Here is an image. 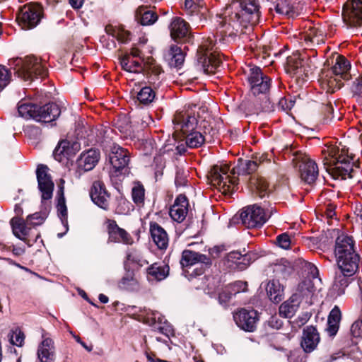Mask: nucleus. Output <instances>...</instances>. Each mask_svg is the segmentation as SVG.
<instances>
[{"label": "nucleus", "instance_id": "obj_18", "mask_svg": "<svg viewBox=\"0 0 362 362\" xmlns=\"http://www.w3.org/2000/svg\"><path fill=\"white\" fill-rule=\"evenodd\" d=\"M256 258V254L253 252H250L243 255L238 251L230 252L226 257L228 262L231 263L228 266L239 270L246 269Z\"/></svg>", "mask_w": 362, "mask_h": 362}, {"label": "nucleus", "instance_id": "obj_14", "mask_svg": "<svg viewBox=\"0 0 362 362\" xmlns=\"http://www.w3.org/2000/svg\"><path fill=\"white\" fill-rule=\"evenodd\" d=\"M180 264L183 267L200 265V267H197L194 272H195V275H201L204 273L203 267H209L211 264V261L205 255L191 250H184Z\"/></svg>", "mask_w": 362, "mask_h": 362}, {"label": "nucleus", "instance_id": "obj_40", "mask_svg": "<svg viewBox=\"0 0 362 362\" xmlns=\"http://www.w3.org/2000/svg\"><path fill=\"white\" fill-rule=\"evenodd\" d=\"M156 98V93L150 86H144L141 88L136 95V98L139 103L148 105Z\"/></svg>", "mask_w": 362, "mask_h": 362}, {"label": "nucleus", "instance_id": "obj_41", "mask_svg": "<svg viewBox=\"0 0 362 362\" xmlns=\"http://www.w3.org/2000/svg\"><path fill=\"white\" fill-rule=\"evenodd\" d=\"M185 9L190 16H194L197 13L204 16L206 11V8L203 6L201 0H185Z\"/></svg>", "mask_w": 362, "mask_h": 362}, {"label": "nucleus", "instance_id": "obj_11", "mask_svg": "<svg viewBox=\"0 0 362 362\" xmlns=\"http://www.w3.org/2000/svg\"><path fill=\"white\" fill-rule=\"evenodd\" d=\"M42 10L37 5L24 6L17 16V21L22 29L35 28L40 21Z\"/></svg>", "mask_w": 362, "mask_h": 362}, {"label": "nucleus", "instance_id": "obj_43", "mask_svg": "<svg viewBox=\"0 0 362 362\" xmlns=\"http://www.w3.org/2000/svg\"><path fill=\"white\" fill-rule=\"evenodd\" d=\"M57 208L58 215L62 221V223L64 226L66 227L67 230V208L66 206L65 198L64 196L63 187H61L60 189Z\"/></svg>", "mask_w": 362, "mask_h": 362}, {"label": "nucleus", "instance_id": "obj_25", "mask_svg": "<svg viewBox=\"0 0 362 362\" xmlns=\"http://www.w3.org/2000/svg\"><path fill=\"white\" fill-rule=\"evenodd\" d=\"M320 342V336L314 327H308L303 330L301 346L305 352L313 351Z\"/></svg>", "mask_w": 362, "mask_h": 362}, {"label": "nucleus", "instance_id": "obj_31", "mask_svg": "<svg viewBox=\"0 0 362 362\" xmlns=\"http://www.w3.org/2000/svg\"><path fill=\"white\" fill-rule=\"evenodd\" d=\"M169 266L164 263H154L147 269L148 281H160L169 275Z\"/></svg>", "mask_w": 362, "mask_h": 362}, {"label": "nucleus", "instance_id": "obj_53", "mask_svg": "<svg viewBox=\"0 0 362 362\" xmlns=\"http://www.w3.org/2000/svg\"><path fill=\"white\" fill-rule=\"evenodd\" d=\"M11 74L4 66L0 65V90L4 88L10 82Z\"/></svg>", "mask_w": 362, "mask_h": 362}, {"label": "nucleus", "instance_id": "obj_42", "mask_svg": "<svg viewBox=\"0 0 362 362\" xmlns=\"http://www.w3.org/2000/svg\"><path fill=\"white\" fill-rule=\"evenodd\" d=\"M105 30L107 35H111L112 38H117L122 42H126L130 40V33L121 28H114L111 25L107 26Z\"/></svg>", "mask_w": 362, "mask_h": 362}, {"label": "nucleus", "instance_id": "obj_2", "mask_svg": "<svg viewBox=\"0 0 362 362\" xmlns=\"http://www.w3.org/2000/svg\"><path fill=\"white\" fill-rule=\"evenodd\" d=\"M308 266L310 275L299 283L296 292L291 298L279 306V313L280 316L284 318H291L298 310L303 300H305L309 304H312L311 298L315 291H320L322 289V281L318 277L317 267L311 264H308Z\"/></svg>", "mask_w": 362, "mask_h": 362}, {"label": "nucleus", "instance_id": "obj_52", "mask_svg": "<svg viewBox=\"0 0 362 362\" xmlns=\"http://www.w3.org/2000/svg\"><path fill=\"white\" fill-rule=\"evenodd\" d=\"M275 10L276 13L279 14L288 16L294 15L293 6L287 3L286 1L279 2L275 6Z\"/></svg>", "mask_w": 362, "mask_h": 362}, {"label": "nucleus", "instance_id": "obj_44", "mask_svg": "<svg viewBox=\"0 0 362 362\" xmlns=\"http://www.w3.org/2000/svg\"><path fill=\"white\" fill-rule=\"evenodd\" d=\"M350 276H351L344 275L341 272L337 274L333 285V290L336 291L338 296L344 293L346 288L349 284V277Z\"/></svg>", "mask_w": 362, "mask_h": 362}, {"label": "nucleus", "instance_id": "obj_1", "mask_svg": "<svg viewBox=\"0 0 362 362\" xmlns=\"http://www.w3.org/2000/svg\"><path fill=\"white\" fill-rule=\"evenodd\" d=\"M259 8L257 0H240L233 3L231 9L235 8V11L230 12L227 8L228 15L219 21V41L224 40L223 36L233 38L241 35L245 33L243 30L247 29L248 25L257 24L260 17Z\"/></svg>", "mask_w": 362, "mask_h": 362}, {"label": "nucleus", "instance_id": "obj_48", "mask_svg": "<svg viewBox=\"0 0 362 362\" xmlns=\"http://www.w3.org/2000/svg\"><path fill=\"white\" fill-rule=\"evenodd\" d=\"M252 185L255 187L256 193L259 197L263 198L269 193L268 184L264 178H257L252 182Z\"/></svg>", "mask_w": 362, "mask_h": 362}, {"label": "nucleus", "instance_id": "obj_13", "mask_svg": "<svg viewBox=\"0 0 362 362\" xmlns=\"http://www.w3.org/2000/svg\"><path fill=\"white\" fill-rule=\"evenodd\" d=\"M233 320L239 328L245 332H252L257 328L259 315L255 310L242 308L233 313Z\"/></svg>", "mask_w": 362, "mask_h": 362}, {"label": "nucleus", "instance_id": "obj_8", "mask_svg": "<svg viewBox=\"0 0 362 362\" xmlns=\"http://www.w3.org/2000/svg\"><path fill=\"white\" fill-rule=\"evenodd\" d=\"M341 154L338 156L332 155L333 150L330 153L331 158L327 160L325 165H327V170H332L334 173H336L339 176H341L342 179L346 177L351 178L353 177L352 173L353 164L351 163L353 158L349 156L344 154V150L342 149Z\"/></svg>", "mask_w": 362, "mask_h": 362}, {"label": "nucleus", "instance_id": "obj_56", "mask_svg": "<svg viewBox=\"0 0 362 362\" xmlns=\"http://www.w3.org/2000/svg\"><path fill=\"white\" fill-rule=\"evenodd\" d=\"M45 219V215L40 213H35L30 215L27 218L28 223H30V226H39L41 225Z\"/></svg>", "mask_w": 362, "mask_h": 362}, {"label": "nucleus", "instance_id": "obj_4", "mask_svg": "<svg viewBox=\"0 0 362 362\" xmlns=\"http://www.w3.org/2000/svg\"><path fill=\"white\" fill-rule=\"evenodd\" d=\"M9 65L15 70L18 76L25 81H33L34 77H45L47 75L46 68L35 57L12 59L9 60Z\"/></svg>", "mask_w": 362, "mask_h": 362}, {"label": "nucleus", "instance_id": "obj_33", "mask_svg": "<svg viewBox=\"0 0 362 362\" xmlns=\"http://www.w3.org/2000/svg\"><path fill=\"white\" fill-rule=\"evenodd\" d=\"M135 18L142 25H151L158 20V16L147 7L140 6L136 11Z\"/></svg>", "mask_w": 362, "mask_h": 362}, {"label": "nucleus", "instance_id": "obj_50", "mask_svg": "<svg viewBox=\"0 0 362 362\" xmlns=\"http://www.w3.org/2000/svg\"><path fill=\"white\" fill-rule=\"evenodd\" d=\"M137 281L131 274H127L119 282V287L122 290L132 291L136 286Z\"/></svg>", "mask_w": 362, "mask_h": 362}, {"label": "nucleus", "instance_id": "obj_54", "mask_svg": "<svg viewBox=\"0 0 362 362\" xmlns=\"http://www.w3.org/2000/svg\"><path fill=\"white\" fill-rule=\"evenodd\" d=\"M273 272L276 277L285 278L290 272V267L283 264H276L273 267Z\"/></svg>", "mask_w": 362, "mask_h": 362}, {"label": "nucleus", "instance_id": "obj_35", "mask_svg": "<svg viewBox=\"0 0 362 362\" xmlns=\"http://www.w3.org/2000/svg\"><path fill=\"white\" fill-rule=\"evenodd\" d=\"M341 313L338 306H334L331 310L327 320V331L329 336H334L339 329Z\"/></svg>", "mask_w": 362, "mask_h": 362}, {"label": "nucleus", "instance_id": "obj_3", "mask_svg": "<svg viewBox=\"0 0 362 362\" xmlns=\"http://www.w3.org/2000/svg\"><path fill=\"white\" fill-rule=\"evenodd\" d=\"M197 117L195 116L194 111L188 108L185 112H177L173 120L175 129V133L181 132L182 136H185V144L189 148H198L205 141V137L203 134L195 131L199 123L200 127L206 129L205 117L202 120L201 114L206 112L205 107H199Z\"/></svg>", "mask_w": 362, "mask_h": 362}, {"label": "nucleus", "instance_id": "obj_30", "mask_svg": "<svg viewBox=\"0 0 362 362\" xmlns=\"http://www.w3.org/2000/svg\"><path fill=\"white\" fill-rule=\"evenodd\" d=\"M170 35L175 40L187 37L189 31L187 23L181 18L175 17L169 25Z\"/></svg>", "mask_w": 362, "mask_h": 362}, {"label": "nucleus", "instance_id": "obj_62", "mask_svg": "<svg viewBox=\"0 0 362 362\" xmlns=\"http://www.w3.org/2000/svg\"><path fill=\"white\" fill-rule=\"evenodd\" d=\"M293 106V102L291 100L288 102V100L284 98H281L278 103V107L284 111L291 110Z\"/></svg>", "mask_w": 362, "mask_h": 362}, {"label": "nucleus", "instance_id": "obj_32", "mask_svg": "<svg viewBox=\"0 0 362 362\" xmlns=\"http://www.w3.org/2000/svg\"><path fill=\"white\" fill-rule=\"evenodd\" d=\"M266 291L269 300L274 303H279L284 298V286L279 280L269 281L267 285Z\"/></svg>", "mask_w": 362, "mask_h": 362}, {"label": "nucleus", "instance_id": "obj_45", "mask_svg": "<svg viewBox=\"0 0 362 362\" xmlns=\"http://www.w3.org/2000/svg\"><path fill=\"white\" fill-rule=\"evenodd\" d=\"M145 189L141 185H134L132 189L133 202L138 206L143 205L144 202Z\"/></svg>", "mask_w": 362, "mask_h": 362}, {"label": "nucleus", "instance_id": "obj_26", "mask_svg": "<svg viewBox=\"0 0 362 362\" xmlns=\"http://www.w3.org/2000/svg\"><path fill=\"white\" fill-rule=\"evenodd\" d=\"M150 233L155 245L160 250H165L169 243V238L165 230L158 223L153 222L150 223Z\"/></svg>", "mask_w": 362, "mask_h": 362}, {"label": "nucleus", "instance_id": "obj_19", "mask_svg": "<svg viewBox=\"0 0 362 362\" xmlns=\"http://www.w3.org/2000/svg\"><path fill=\"white\" fill-rule=\"evenodd\" d=\"M360 257L356 252L337 258L340 272L346 276H353L358 269Z\"/></svg>", "mask_w": 362, "mask_h": 362}, {"label": "nucleus", "instance_id": "obj_16", "mask_svg": "<svg viewBox=\"0 0 362 362\" xmlns=\"http://www.w3.org/2000/svg\"><path fill=\"white\" fill-rule=\"evenodd\" d=\"M350 68L351 64L349 61L345 57L338 55L336 57L334 65L332 68V73L336 78L334 80L330 78L327 81L324 80V83L327 82V86L331 88L334 86V81H339L340 79L349 80V71Z\"/></svg>", "mask_w": 362, "mask_h": 362}, {"label": "nucleus", "instance_id": "obj_38", "mask_svg": "<svg viewBox=\"0 0 362 362\" xmlns=\"http://www.w3.org/2000/svg\"><path fill=\"white\" fill-rule=\"evenodd\" d=\"M120 64L122 69L128 72L139 73L144 69V62L141 60H134L129 55L121 59Z\"/></svg>", "mask_w": 362, "mask_h": 362}, {"label": "nucleus", "instance_id": "obj_21", "mask_svg": "<svg viewBox=\"0 0 362 362\" xmlns=\"http://www.w3.org/2000/svg\"><path fill=\"white\" fill-rule=\"evenodd\" d=\"M109 160L116 170H120L127 166L129 162V153L127 149L114 144L110 148Z\"/></svg>", "mask_w": 362, "mask_h": 362}, {"label": "nucleus", "instance_id": "obj_29", "mask_svg": "<svg viewBox=\"0 0 362 362\" xmlns=\"http://www.w3.org/2000/svg\"><path fill=\"white\" fill-rule=\"evenodd\" d=\"M286 71L292 76L300 77L305 71L303 65V59L299 53H294L286 59Z\"/></svg>", "mask_w": 362, "mask_h": 362}, {"label": "nucleus", "instance_id": "obj_63", "mask_svg": "<svg viewBox=\"0 0 362 362\" xmlns=\"http://www.w3.org/2000/svg\"><path fill=\"white\" fill-rule=\"evenodd\" d=\"M352 91L356 95L362 94V78H358L354 81Z\"/></svg>", "mask_w": 362, "mask_h": 362}, {"label": "nucleus", "instance_id": "obj_51", "mask_svg": "<svg viewBox=\"0 0 362 362\" xmlns=\"http://www.w3.org/2000/svg\"><path fill=\"white\" fill-rule=\"evenodd\" d=\"M188 171L182 168H177L175 173V184L177 187H185L187 183Z\"/></svg>", "mask_w": 362, "mask_h": 362}, {"label": "nucleus", "instance_id": "obj_6", "mask_svg": "<svg viewBox=\"0 0 362 362\" xmlns=\"http://www.w3.org/2000/svg\"><path fill=\"white\" fill-rule=\"evenodd\" d=\"M228 167L214 166L210 171L211 181L223 194H230L235 191L236 179L228 174Z\"/></svg>", "mask_w": 362, "mask_h": 362}, {"label": "nucleus", "instance_id": "obj_58", "mask_svg": "<svg viewBox=\"0 0 362 362\" xmlns=\"http://www.w3.org/2000/svg\"><path fill=\"white\" fill-rule=\"evenodd\" d=\"M276 243L280 247L287 250L290 247L291 240L286 233H283L277 236Z\"/></svg>", "mask_w": 362, "mask_h": 362}, {"label": "nucleus", "instance_id": "obj_46", "mask_svg": "<svg viewBox=\"0 0 362 362\" xmlns=\"http://www.w3.org/2000/svg\"><path fill=\"white\" fill-rule=\"evenodd\" d=\"M112 236L115 237L114 235L118 234L119 235V242L118 243H123L127 245H131L132 243V239L129 234L124 230L122 228H120L118 227V226L116 223H114L113 226H112Z\"/></svg>", "mask_w": 362, "mask_h": 362}, {"label": "nucleus", "instance_id": "obj_27", "mask_svg": "<svg viewBox=\"0 0 362 362\" xmlns=\"http://www.w3.org/2000/svg\"><path fill=\"white\" fill-rule=\"evenodd\" d=\"M100 159V152L95 149H90L81 154L77 160L78 167L83 171H89L94 168Z\"/></svg>", "mask_w": 362, "mask_h": 362}, {"label": "nucleus", "instance_id": "obj_20", "mask_svg": "<svg viewBox=\"0 0 362 362\" xmlns=\"http://www.w3.org/2000/svg\"><path fill=\"white\" fill-rule=\"evenodd\" d=\"M92 201L100 208L107 210L109 206V194L105 185L100 180L93 182L90 192Z\"/></svg>", "mask_w": 362, "mask_h": 362}, {"label": "nucleus", "instance_id": "obj_60", "mask_svg": "<svg viewBox=\"0 0 362 362\" xmlns=\"http://www.w3.org/2000/svg\"><path fill=\"white\" fill-rule=\"evenodd\" d=\"M158 320L159 321V323L160 325L158 326L156 329L158 330V332L165 336L169 337L173 333V328L172 327L168 324L164 322L163 325H161L162 324V319L160 317H158Z\"/></svg>", "mask_w": 362, "mask_h": 362}, {"label": "nucleus", "instance_id": "obj_12", "mask_svg": "<svg viewBox=\"0 0 362 362\" xmlns=\"http://www.w3.org/2000/svg\"><path fill=\"white\" fill-rule=\"evenodd\" d=\"M250 84V89L253 95H264V98H267L265 94L269 90L271 79L262 73L259 67L250 69V74L248 77Z\"/></svg>", "mask_w": 362, "mask_h": 362}, {"label": "nucleus", "instance_id": "obj_10", "mask_svg": "<svg viewBox=\"0 0 362 362\" xmlns=\"http://www.w3.org/2000/svg\"><path fill=\"white\" fill-rule=\"evenodd\" d=\"M242 223L247 228L261 227L268 219L263 209L254 204L245 208L240 213Z\"/></svg>", "mask_w": 362, "mask_h": 362}, {"label": "nucleus", "instance_id": "obj_9", "mask_svg": "<svg viewBox=\"0 0 362 362\" xmlns=\"http://www.w3.org/2000/svg\"><path fill=\"white\" fill-rule=\"evenodd\" d=\"M342 17L347 28L362 26V1L348 0L343 6Z\"/></svg>", "mask_w": 362, "mask_h": 362}, {"label": "nucleus", "instance_id": "obj_64", "mask_svg": "<svg viewBox=\"0 0 362 362\" xmlns=\"http://www.w3.org/2000/svg\"><path fill=\"white\" fill-rule=\"evenodd\" d=\"M130 203L129 202H127L125 200H122L120 202V206H119L117 209V213L120 214H126L129 212L130 207H129Z\"/></svg>", "mask_w": 362, "mask_h": 362}, {"label": "nucleus", "instance_id": "obj_28", "mask_svg": "<svg viewBox=\"0 0 362 362\" xmlns=\"http://www.w3.org/2000/svg\"><path fill=\"white\" fill-rule=\"evenodd\" d=\"M61 110L58 105L51 103L42 107H38V112L36 117L37 122H50L55 120L60 115Z\"/></svg>", "mask_w": 362, "mask_h": 362}, {"label": "nucleus", "instance_id": "obj_7", "mask_svg": "<svg viewBox=\"0 0 362 362\" xmlns=\"http://www.w3.org/2000/svg\"><path fill=\"white\" fill-rule=\"evenodd\" d=\"M292 161L294 166L298 168L302 180L308 184L315 181L318 175V168L315 161L305 153L298 152L293 154Z\"/></svg>", "mask_w": 362, "mask_h": 362}, {"label": "nucleus", "instance_id": "obj_39", "mask_svg": "<svg viewBox=\"0 0 362 362\" xmlns=\"http://www.w3.org/2000/svg\"><path fill=\"white\" fill-rule=\"evenodd\" d=\"M131 55L133 57H139V59L144 62V66H146L147 68L151 70L156 75H158L160 73V68L158 65L154 64V59L150 57L144 59L141 57V52L137 47H133L132 49Z\"/></svg>", "mask_w": 362, "mask_h": 362}, {"label": "nucleus", "instance_id": "obj_49", "mask_svg": "<svg viewBox=\"0 0 362 362\" xmlns=\"http://www.w3.org/2000/svg\"><path fill=\"white\" fill-rule=\"evenodd\" d=\"M71 142L67 140H63L60 141L58 146L55 148L54 154L55 156L57 155H63L66 157H71L72 155Z\"/></svg>", "mask_w": 362, "mask_h": 362}, {"label": "nucleus", "instance_id": "obj_37", "mask_svg": "<svg viewBox=\"0 0 362 362\" xmlns=\"http://www.w3.org/2000/svg\"><path fill=\"white\" fill-rule=\"evenodd\" d=\"M18 112L20 117L25 119H33L36 121L38 106L32 103H21L18 107Z\"/></svg>", "mask_w": 362, "mask_h": 362}, {"label": "nucleus", "instance_id": "obj_61", "mask_svg": "<svg viewBox=\"0 0 362 362\" xmlns=\"http://www.w3.org/2000/svg\"><path fill=\"white\" fill-rule=\"evenodd\" d=\"M231 291L234 293H238L241 291H245L247 288V283L243 281L235 282L234 284L229 286Z\"/></svg>", "mask_w": 362, "mask_h": 362}, {"label": "nucleus", "instance_id": "obj_24", "mask_svg": "<svg viewBox=\"0 0 362 362\" xmlns=\"http://www.w3.org/2000/svg\"><path fill=\"white\" fill-rule=\"evenodd\" d=\"M188 202L185 195H179L170 207L169 214L172 219L177 223L182 222L187 214Z\"/></svg>", "mask_w": 362, "mask_h": 362}, {"label": "nucleus", "instance_id": "obj_22", "mask_svg": "<svg viewBox=\"0 0 362 362\" xmlns=\"http://www.w3.org/2000/svg\"><path fill=\"white\" fill-rule=\"evenodd\" d=\"M352 252H356L352 238L344 233L338 235L334 247L336 258L351 255Z\"/></svg>", "mask_w": 362, "mask_h": 362}, {"label": "nucleus", "instance_id": "obj_5", "mask_svg": "<svg viewBox=\"0 0 362 362\" xmlns=\"http://www.w3.org/2000/svg\"><path fill=\"white\" fill-rule=\"evenodd\" d=\"M216 41V36H209L203 40L197 50V69L204 74L214 73L221 63L219 57L213 51Z\"/></svg>", "mask_w": 362, "mask_h": 362}, {"label": "nucleus", "instance_id": "obj_47", "mask_svg": "<svg viewBox=\"0 0 362 362\" xmlns=\"http://www.w3.org/2000/svg\"><path fill=\"white\" fill-rule=\"evenodd\" d=\"M257 159V156L255 157V160H245L243 161L239 165V173L243 174H250L255 172L258 166Z\"/></svg>", "mask_w": 362, "mask_h": 362}, {"label": "nucleus", "instance_id": "obj_17", "mask_svg": "<svg viewBox=\"0 0 362 362\" xmlns=\"http://www.w3.org/2000/svg\"><path fill=\"white\" fill-rule=\"evenodd\" d=\"M37 356L40 362H54L55 360L54 342L47 334H42V340L37 347Z\"/></svg>", "mask_w": 362, "mask_h": 362}, {"label": "nucleus", "instance_id": "obj_59", "mask_svg": "<svg viewBox=\"0 0 362 362\" xmlns=\"http://www.w3.org/2000/svg\"><path fill=\"white\" fill-rule=\"evenodd\" d=\"M24 334L20 330H16L11 336V342L14 345L21 346L24 341Z\"/></svg>", "mask_w": 362, "mask_h": 362}, {"label": "nucleus", "instance_id": "obj_36", "mask_svg": "<svg viewBox=\"0 0 362 362\" xmlns=\"http://www.w3.org/2000/svg\"><path fill=\"white\" fill-rule=\"evenodd\" d=\"M11 224L13 229V233L18 238L26 242V239L25 236L28 235L30 228L28 226L30 225V223H28L18 218H13L11 221Z\"/></svg>", "mask_w": 362, "mask_h": 362}, {"label": "nucleus", "instance_id": "obj_57", "mask_svg": "<svg viewBox=\"0 0 362 362\" xmlns=\"http://www.w3.org/2000/svg\"><path fill=\"white\" fill-rule=\"evenodd\" d=\"M351 333L354 337H362V317L355 321L351 327Z\"/></svg>", "mask_w": 362, "mask_h": 362}, {"label": "nucleus", "instance_id": "obj_23", "mask_svg": "<svg viewBox=\"0 0 362 362\" xmlns=\"http://www.w3.org/2000/svg\"><path fill=\"white\" fill-rule=\"evenodd\" d=\"M301 39L303 40V45L305 49H312L314 47L325 42V32L318 28H310L302 35Z\"/></svg>", "mask_w": 362, "mask_h": 362}, {"label": "nucleus", "instance_id": "obj_34", "mask_svg": "<svg viewBox=\"0 0 362 362\" xmlns=\"http://www.w3.org/2000/svg\"><path fill=\"white\" fill-rule=\"evenodd\" d=\"M165 58L170 66L175 68H180L185 61V55L181 48L176 45L170 47Z\"/></svg>", "mask_w": 362, "mask_h": 362}, {"label": "nucleus", "instance_id": "obj_55", "mask_svg": "<svg viewBox=\"0 0 362 362\" xmlns=\"http://www.w3.org/2000/svg\"><path fill=\"white\" fill-rule=\"evenodd\" d=\"M232 295L233 291L230 288L229 286L226 287L218 294V300L219 303L222 305H226L230 300Z\"/></svg>", "mask_w": 362, "mask_h": 362}, {"label": "nucleus", "instance_id": "obj_15", "mask_svg": "<svg viewBox=\"0 0 362 362\" xmlns=\"http://www.w3.org/2000/svg\"><path fill=\"white\" fill-rule=\"evenodd\" d=\"M38 188L41 192L42 202L52 197L54 184L49 174V168L45 165H39L36 170Z\"/></svg>", "mask_w": 362, "mask_h": 362}]
</instances>
